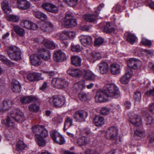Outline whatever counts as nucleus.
<instances>
[{"mask_svg":"<svg viewBox=\"0 0 154 154\" xmlns=\"http://www.w3.org/2000/svg\"><path fill=\"white\" fill-rule=\"evenodd\" d=\"M121 96L118 87L114 85H108L105 90H99L97 92L95 99L97 102L101 103L106 101L107 97L118 98Z\"/></svg>","mask_w":154,"mask_h":154,"instance_id":"f257e3e1","label":"nucleus"},{"mask_svg":"<svg viewBox=\"0 0 154 154\" xmlns=\"http://www.w3.org/2000/svg\"><path fill=\"white\" fill-rule=\"evenodd\" d=\"M32 131L35 134V140L37 144L40 146L45 144L43 137H46L48 135V131L42 126L34 125L32 127Z\"/></svg>","mask_w":154,"mask_h":154,"instance_id":"f03ea898","label":"nucleus"},{"mask_svg":"<svg viewBox=\"0 0 154 154\" xmlns=\"http://www.w3.org/2000/svg\"><path fill=\"white\" fill-rule=\"evenodd\" d=\"M9 57L12 60L17 61L21 58V52L20 49L15 46L8 47L7 50Z\"/></svg>","mask_w":154,"mask_h":154,"instance_id":"7ed1b4c3","label":"nucleus"},{"mask_svg":"<svg viewBox=\"0 0 154 154\" xmlns=\"http://www.w3.org/2000/svg\"><path fill=\"white\" fill-rule=\"evenodd\" d=\"M65 102L66 99L64 97L58 95L53 96L49 100V102L51 105L57 108L63 106Z\"/></svg>","mask_w":154,"mask_h":154,"instance_id":"20e7f679","label":"nucleus"},{"mask_svg":"<svg viewBox=\"0 0 154 154\" xmlns=\"http://www.w3.org/2000/svg\"><path fill=\"white\" fill-rule=\"evenodd\" d=\"M10 115L12 119L20 123H22L25 120L23 113L20 110L16 109L12 111Z\"/></svg>","mask_w":154,"mask_h":154,"instance_id":"39448f33","label":"nucleus"},{"mask_svg":"<svg viewBox=\"0 0 154 154\" xmlns=\"http://www.w3.org/2000/svg\"><path fill=\"white\" fill-rule=\"evenodd\" d=\"M127 64L129 68L137 70L142 65V63L139 60L134 58H130L127 61Z\"/></svg>","mask_w":154,"mask_h":154,"instance_id":"423d86ee","label":"nucleus"},{"mask_svg":"<svg viewBox=\"0 0 154 154\" xmlns=\"http://www.w3.org/2000/svg\"><path fill=\"white\" fill-rule=\"evenodd\" d=\"M50 135L53 140L57 143L61 145L65 143V140L63 137L57 131H52Z\"/></svg>","mask_w":154,"mask_h":154,"instance_id":"0eeeda50","label":"nucleus"},{"mask_svg":"<svg viewBox=\"0 0 154 154\" xmlns=\"http://www.w3.org/2000/svg\"><path fill=\"white\" fill-rule=\"evenodd\" d=\"M100 28L103 31L107 33H109L115 31V28L114 25L112 23L109 22H104L100 23Z\"/></svg>","mask_w":154,"mask_h":154,"instance_id":"6e6552de","label":"nucleus"},{"mask_svg":"<svg viewBox=\"0 0 154 154\" xmlns=\"http://www.w3.org/2000/svg\"><path fill=\"white\" fill-rule=\"evenodd\" d=\"M118 129L115 127L112 126L108 128L105 134V137L107 139H114L117 136Z\"/></svg>","mask_w":154,"mask_h":154,"instance_id":"1a4fd4ad","label":"nucleus"},{"mask_svg":"<svg viewBox=\"0 0 154 154\" xmlns=\"http://www.w3.org/2000/svg\"><path fill=\"white\" fill-rule=\"evenodd\" d=\"M38 55L40 59L47 61L50 59L51 53L49 51L44 48H40L38 49Z\"/></svg>","mask_w":154,"mask_h":154,"instance_id":"9d476101","label":"nucleus"},{"mask_svg":"<svg viewBox=\"0 0 154 154\" xmlns=\"http://www.w3.org/2000/svg\"><path fill=\"white\" fill-rule=\"evenodd\" d=\"M87 116L88 112L84 110L77 111L74 115V118L76 121L79 122L85 121V119Z\"/></svg>","mask_w":154,"mask_h":154,"instance_id":"9b49d317","label":"nucleus"},{"mask_svg":"<svg viewBox=\"0 0 154 154\" xmlns=\"http://www.w3.org/2000/svg\"><path fill=\"white\" fill-rule=\"evenodd\" d=\"M54 60L57 62H62L66 60V54L60 50L55 52L53 54Z\"/></svg>","mask_w":154,"mask_h":154,"instance_id":"f8f14e48","label":"nucleus"},{"mask_svg":"<svg viewBox=\"0 0 154 154\" xmlns=\"http://www.w3.org/2000/svg\"><path fill=\"white\" fill-rule=\"evenodd\" d=\"M41 6L44 9L51 12L56 13L58 11L57 7L50 3H45Z\"/></svg>","mask_w":154,"mask_h":154,"instance_id":"ddd939ff","label":"nucleus"},{"mask_svg":"<svg viewBox=\"0 0 154 154\" xmlns=\"http://www.w3.org/2000/svg\"><path fill=\"white\" fill-rule=\"evenodd\" d=\"M79 39L82 44L85 47L91 45L92 42V38L88 35H82Z\"/></svg>","mask_w":154,"mask_h":154,"instance_id":"4468645a","label":"nucleus"},{"mask_svg":"<svg viewBox=\"0 0 154 154\" xmlns=\"http://www.w3.org/2000/svg\"><path fill=\"white\" fill-rule=\"evenodd\" d=\"M38 100L36 96L32 95L23 96L20 98V102L23 104H28L32 101L36 102Z\"/></svg>","mask_w":154,"mask_h":154,"instance_id":"2eb2a0df","label":"nucleus"},{"mask_svg":"<svg viewBox=\"0 0 154 154\" xmlns=\"http://www.w3.org/2000/svg\"><path fill=\"white\" fill-rule=\"evenodd\" d=\"M82 73V71L78 69L71 67L68 69V74L74 77H80Z\"/></svg>","mask_w":154,"mask_h":154,"instance_id":"dca6fc26","label":"nucleus"},{"mask_svg":"<svg viewBox=\"0 0 154 154\" xmlns=\"http://www.w3.org/2000/svg\"><path fill=\"white\" fill-rule=\"evenodd\" d=\"M16 4L18 8L22 10L27 9L30 6L29 2L26 0H17Z\"/></svg>","mask_w":154,"mask_h":154,"instance_id":"f3484780","label":"nucleus"},{"mask_svg":"<svg viewBox=\"0 0 154 154\" xmlns=\"http://www.w3.org/2000/svg\"><path fill=\"white\" fill-rule=\"evenodd\" d=\"M99 70L101 74H106L109 68L108 63L104 61H101L100 63L98 65Z\"/></svg>","mask_w":154,"mask_h":154,"instance_id":"a211bd4d","label":"nucleus"},{"mask_svg":"<svg viewBox=\"0 0 154 154\" xmlns=\"http://www.w3.org/2000/svg\"><path fill=\"white\" fill-rule=\"evenodd\" d=\"M13 104V102L10 100H5L0 104V111H4L8 110Z\"/></svg>","mask_w":154,"mask_h":154,"instance_id":"6ab92c4d","label":"nucleus"},{"mask_svg":"<svg viewBox=\"0 0 154 154\" xmlns=\"http://www.w3.org/2000/svg\"><path fill=\"white\" fill-rule=\"evenodd\" d=\"M71 63L72 65L76 67H80L82 65V59L78 56H71Z\"/></svg>","mask_w":154,"mask_h":154,"instance_id":"aec40b11","label":"nucleus"},{"mask_svg":"<svg viewBox=\"0 0 154 154\" xmlns=\"http://www.w3.org/2000/svg\"><path fill=\"white\" fill-rule=\"evenodd\" d=\"M74 90L77 93L82 92V90L85 88V82L82 81L78 82L74 85Z\"/></svg>","mask_w":154,"mask_h":154,"instance_id":"412c9836","label":"nucleus"},{"mask_svg":"<svg viewBox=\"0 0 154 154\" xmlns=\"http://www.w3.org/2000/svg\"><path fill=\"white\" fill-rule=\"evenodd\" d=\"M142 121V118L138 115L135 117L130 118L128 119V121L130 123L137 126H139L141 124Z\"/></svg>","mask_w":154,"mask_h":154,"instance_id":"4be33fe9","label":"nucleus"},{"mask_svg":"<svg viewBox=\"0 0 154 154\" xmlns=\"http://www.w3.org/2000/svg\"><path fill=\"white\" fill-rule=\"evenodd\" d=\"M145 136V132L143 129H137L134 131V137L135 139L139 140Z\"/></svg>","mask_w":154,"mask_h":154,"instance_id":"5701e85b","label":"nucleus"},{"mask_svg":"<svg viewBox=\"0 0 154 154\" xmlns=\"http://www.w3.org/2000/svg\"><path fill=\"white\" fill-rule=\"evenodd\" d=\"M30 60L31 63L35 66H38L41 63V59L38 53L31 55L30 57Z\"/></svg>","mask_w":154,"mask_h":154,"instance_id":"b1692460","label":"nucleus"},{"mask_svg":"<svg viewBox=\"0 0 154 154\" xmlns=\"http://www.w3.org/2000/svg\"><path fill=\"white\" fill-rule=\"evenodd\" d=\"M94 122L96 126H101L104 124V118L100 115H97L94 118Z\"/></svg>","mask_w":154,"mask_h":154,"instance_id":"393cba45","label":"nucleus"},{"mask_svg":"<svg viewBox=\"0 0 154 154\" xmlns=\"http://www.w3.org/2000/svg\"><path fill=\"white\" fill-rule=\"evenodd\" d=\"M1 7L3 11L5 13H9L11 11V9L8 2L6 0H3L1 2Z\"/></svg>","mask_w":154,"mask_h":154,"instance_id":"a878e982","label":"nucleus"},{"mask_svg":"<svg viewBox=\"0 0 154 154\" xmlns=\"http://www.w3.org/2000/svg\"><path fill=\"white\" fill-rule=\"evenodd\" d=\"M110 70L113 75L118 74L120 72V66L117 63H112L111 65Z\"/></svg>","mask_w":154,"mask_h":154,"instance_id":"bb28decb","label":"nucleus"},{"mask_svg":"<svg viewBox=\"0 0 154 154\" xmlns=\"http://www.w3.org/2000/svg\"><path fill=\"white\" fill-rule=\"evenodd\" d=\"M97 15L96 14H86L83 15L84 19L87 22L89 23H94L95 22Z\"/></svg>","mask_w":154,"mask_h":154,"instance_id":"cd10ccee","label":"nucleus"},{"mask_svg":"<svg viewBox=\"0 0 154 154\" xmlns=\"http://www.w3.org/2000/svg\"><path fill=\"white\" fill-rule=\"evenodd\" d=\"M124 36L126 38L127 41L131 44H133L136 42V36L131 33H126Z\"/></svg>","mask_w":154,"mask_h":154,"instance_id":"c85d7f7f","label":"nucleus"},{"mask_svg":"<svg viewBox=\"0 0 154 154\" xmlns=\"http://www.w3.org/2000/svg\"><path fill=\"white\" fill-rule=\"evenodd\" d=\"M13 29L16 33L20 36H23L25 34L24 30L18 26L13 25Z\"/></svg>","mask_w":154,"mask_h":154,"instance_id":"c756f323","label":"nucleus"},{"mask_svg":"<svg viewBox=\"0 0 154 154\" xmlns=\"http://www.w3.org/2000/svg\"><path fill=\"white\" fill-rule=\"evenodd\" d=\"M27 147L26 144L21 140H19L16 146V150L17 151H21L26 149Z\"/></svg>","mask_w":154,"mask_h":154,"instance_id":"7c9ffc66","label":"nucleus"},{"mask_svg":"<svg viewBox=\"0 0 154 154\" xmlns=\"http://www.w3.org/2000/svg\"><path fill=\"white\" fill-rule=\"evenodd\" d=\"M84 73V78L85 79L90 80H94L95 75L90 70L85 71Z\"/></svg>","mask_w":154,"mask_h":154,"instance_id":"2f4dec72","label":"nucleus"},{"mask_svg":"<svg viewBox=\"0 0 154 154\" xmlns=\"http://www.w3.org/2000/svg\"><path fill=\"white\" fill-rule=\"evenodd\" d=\"M21 85L17 82H13L11 84V88L13 91L16 93H19L21 91Z\"/></svg>","mask_w":154,"mask_h":154,"instance_id":"473e14b6","label":"nucleus"},{"mask_svg":"<svg viewBox=\"0 0 154 154\" xmlns=\"http://www.w3.org/2000/svg\"><path fill=\"white\" fill-rule=\"evenodd\" d=\"M44 46L47 48L50 49H54L55 47V45L51 41L47 39H45L43 41Z\"/></svg>","mask_w":154,"mask_h":154,"instance_id":"72a5a7b5","label":"nucleus"},{"mask_svg":"<svg viewBox=\"0 0 154 154\" xmlns=\"http://www.w3.org/2000/svg\"><path fill=\"white\" fill-rule=\"evenodd\" d=\"M34 14L36 17L42 20H46L47 19V16L41 12H34Z\"/></svg>","mask_w":154,"mask_h":154,"instance_id":"f704fd0d","label":"nucleus"},{"mask_svg":"<svg viewBox=\"0 0 154 154\" xmlns=\"http://www.w3.org/2000/svg\"><path fill=\"white\" fill-rule=\"evenodd\" d=\"M77 24L76 20L75 17L68 19V28L74 27Z\"/></svg>","mask_w":154,"mask_h":154,"instance_id":"c9c22d12","label":"nucleus"},{"mask_svg":"<svg viewBox=\"0 0 154 154\" xmlns=\"http://www.w3.org/2000/svg\"><path fill=\"white\" fill-rule=\"evenodd\" d=\"M78 97L82 101H86L88 99V94L85 92H81L78 93Z\"/></svg>","mask_w":154,"mask_h":154,"instance_id":"e433bc0d","label":"nucleus"},{"mask_svg":"<svg viewBox=\"0 0 154 154\" xmlns=\"http://www.w3.org/2000/svg\"><path fill=\"white\" fill-rule=\"evenodd\" d=\"M7 20L10 21H12L14 22H17L20 20V17L14 14H10L7 16Z\"/></svg>","mask_w":154,"mask_h":154,"instance_id":"4c0bfd02","label":"nucleus"},{"mask_svg":"<svg viewBox=\"0 0 154 154\" xmlns=\"http://www.w3.org/2000/svg\"><path fill=\"white\" fill-rule=\"evenodd\" d=\"M3 123L5 126L8 128H11L14 126V124L8 118L3 120Z\"/></svg>","mask_w":154,"mask_h":154,"instance_id":"58836bf2","label":"nucleus"},{"mask_svg":"<svg viewBox=\"0 0 154 154\" xmlns=\"http://www.w3.org/2000/svg\"><path fill=\"white\" fill-rule=\"evenodd\" d=\"M146 115L144 116L145 120L146 122V125H150L152 124V118L151 116L149 114L147 113L146 112H145Z\"/></svg>","mask_w":154,"mask_h":154,"instance_id":"ea45409f","label":"nucleus"},{"mask_svg":"<svg viewBox=\"0 0 154 154\" xmlns=\"http://www.w3.org/2000/svg\"><path fill=\"white\" fill-rule=\"evenodd\" d=\"M60 78H55L53 79L51 81V84L54 87L57 88L58 86H59V83L60 82Z\"/></svg>","mask_w":154,"mask_h":154,"instance_id":"a19ab883","label":"nucleus"},{"mask_svg":"<svg viewBox=\"0 0 154 154\" xmlns=\"http://www.w3.org/2000/svg\"><path fill=\"white\" fill-rule=\"evenodd\" d=\"M130 79L128 76L124 75L120 78V80L122 84L126 85L128 83Z\"/></svg>","mask_w":154,"mask_h":154,"instance_id":"79ce46f5","label":"nucleus"},{"mask_svg":"<svg viewBox=\"0 0 154 154\" xmlns=\"http://www.w3.org/2000/svg\"><path fill=\"white\" fill-rule=\"evenodd\" d=\"M0 60L7 65H14L13 63L7 59L5 57L2 55H0Z\"/></svg>","mask_w":154,"mask_h":154,"instance_id":"37998d69","label":"nucleus"},{"mask_svg":"<svg viewBox=\"0 0 154 154\" xmlns=\"http://www.w3.org/2000/svg\"><path fill=\"white\" fill-rule=\"evenodd\" d=\"M39 107L35 103H32L30 105L29 109L31 111L36 112L38 110Z\"/></svg>","mask_w":154,"mask_h":154,"instance_id":"c03bdc74","label":"nucleus"},{"mask_svg":"<svg viewBox=\"0 0 154 154\" xmlns=\"http://www.w3.org/2000/svg\"><path fill=\"white\" fill-rule=\"evenodd\" d=\"M70 50L72 51L77 52H79L82 50L80 46L79 45H74L73 44L71 45Z\"/></svg>","mask_w":154,"mask_h":154,"instance_id":"a18cd8bd","label":"nucleus"},{"mask_svg":"<svg viewBox=\"0 0 154 154\" xmlns=\"http://www.w3.org/2000/svg\"><path fill=\"white\" fill-rule=\"evenodd\" d=\"M104 39L102 38L99 37L96 38L94 41L95 46H100L103 43Z\"/></svg>","mask_w":154,"mask_h":154,"instance_id":"49530a36","label":"nucleus"},{"mask_svg":"<svg viewBox=\"0 0 154 154\" xmlns=\"http://www.w3.org/2000/svg\"><path fill=\"white\" fill-rule=\"evenodd\" d=\"M31 22L27 20H23L21 23V25L25 28L29 29L31 28L30 24Z\"/></svg>","mask_w":154,"mask_h":154,"instance_id":"de8ad7c7","label":"nucleus"},{"mask_svg":"<svg viewBox=\"0 0 154 154\" xmlns=\"http://www.w3.org/2000/svg\"><path fill=\"white\" fill-rule=\"evenodd\" d=\"M60 38L61 40H63V43L66 46L67 42H65L64 41L66 40L67 38V32L66 31L63 32L60 34Z\"/></svg>","mask_w":154,"mask_h":154,"instance_id":"09e8293b","label":"nucleus"},{"mask_svg":"<svg viewBox=\"0 0 154 154\" xmlns=\"http://www.w3.org/2000/svg\"><path fill=\"white\" fill-rule=\"evenodd\" d=\"M110 111V109L106 107H104L101 109L100 113L103 115H107L109 113Z\"/></svg>","mask_w":154,"mask_h":154,"instance_id":"8fccbe9b","label":"nucleus"},{"mask_svg":"<svg viewBox=\"0 0 154 154\" xmlns=\"http://www.w3.org/2000/svg\"><path fill=\"white\" fill-rule=\"evenodd\" d=\"M91 55L94 60H99L101 58V54L98 52H93L91 54Z\"/></svg>","mask_w":154,"mask_h":154,"instance_id":"3c124183","label":"nucleus"},{"mask_svg":"<svg viewBox=\"0 0 154 154\" xmlns=\"http://www.w3.org/2000/svg\"><path fill=\"white\" fill-rule=\"evenodd\" d=\"M67 81L65 79H62L60 78V82L59 83V86H58L57 88L63 89L65 87Z\"/></svg>","mask_w":154,"mask_h":154,"instance_id":"603ef678","label":"nucleus"},{"mask_svg":"<svg viewBox=\"0 0 154 154\" xmlns=\"http://www.w3.org/2000/svg\"><path fill=\"white\" fill-rule=\"evenodd\" d=\"M113 9L116 13H120L122 11L121 6L119 4H117L113 7Z\"/></svg>","mask_w":154,"mask_h":154,"instance_id":"864d4df0","label":"nucleus"},{"mask_svg":"<svg viewBox=\"0 0 154 154\" xmlns=\"http://www.w3.org/2000/svg\"><path fill=\"white\" fill-rule=\"evenodd\" d=\"M134 98L136 101L140 100L141 99V94L140 92L137 91L134 93Z\"/></svg>","mask_w":154,"mask_h":154,"instance_id":"5fc2aeb1","label":"nucleus"},{"mask_svg":"<svg viewBox=\"0 0 154 154\" xmlns=\"http://www.w3.org/2000/svg\"><path fill=\"white\" fill-rule=\"evenodd\" d=\"M49 83L48 81H46L44 82L42 86L40 87V90L42 91H44L47 90V88L49 86Z\"/></svg>","mask_w":154,"mask_h":154,"instance_id":"6e6d98bb","label":"nucleus"},{"mask_svg":"<svg viewBox=\"0 0 154 154\" xmlns=\"http://www.w3.org/2000/svg\"><path fill=\"white\" fill-rule=\"evenodd\" d=\"M82 136L85 135L86 137L89 136L91 134L90 130L88 129L85 128L83 130L82 132Z\"/></svg>","mask_w":154,"mask_h":154,"instance_id":"4d7b16f0","label":"nucleus"},{"mask_svg":"<svg viewBox=\"0 0 154 154\" xmlns=\"http://www.w3.org/2000/svg\"><path fill=\"white\" fill-rule=\"evenodd\" d=\"M142 44L144 45L148 46L150 47L152 45V42L150 40L146 39H143L142 41Z\"/></svg>","mask_w":154,"mask_h":154,"instance_id":"13d9d810","label":"nucleus"},{"mask_svg":"<svg viewBox=\"0 0 154 154\" xmlns=\"http://www.w3.org/2000/svg\"><path fill=\"white\" fill-rule=\"evenodd\" d=\"M131 68H127L126 73L125 75L128 76V77L131 79V77L133 75V71L131 69Z\"/></svg>","mask_w":154,"mask_h":154,"instance_id":"bf43d9fd","label":"nucleus"},{"mask_svg":"<svg viewBox=\"0 0 154 154\" xmlns=\"http://www.w3.org/2000/svg\"><path fill=\"white\" fill-rule=\"evenodd\" d=\"M91 27L92 26L91 25H85L81 26L80 29L82 31H88Z\"/></svg>","mask_w":154,"mask_h":154,"instance_id":"052dcab7","label":"nucleus"},{"mask_svg":"<svg viewBox=\"0 0 154 154\" xmlns=\"http://www.w3.org/2000/svg\"><path fill=\"white\" fill-rule=\"evenodd\" d=\"M104 5L103 3L100 4V5L97 8V9L95 10V13L96 15H98L100 13L101 9L104 7Z\"/></svg>","mask_w":154,"mask_h":154,"instance_id":"680f3d73","label":"nucleus"},{"mask_svg":"<svg viewBox=\"0 0 154 154\" xmlns=\"http://www.w3.org/2000/svg\"><path fill=\"white\" fill-rule=\"evenodd\" d=\"M35 81H38L43 79L42 77V74L41 73L34 72Z\"/></svg>","mask_w":154,"mask_h":154,"instance_id":"e2e57ef3","label":"nucleus"},{"mask_svg":"<svg viewBox=\"0 0 154 154\" xmlns=\"http://www.w3.org/2000/svg\"><path fill=\"white\" fill-rule=\"evenodd\" d=\"M34 72L30 73L27 76V79L30 81H35Z\"/></svg>","mask_w":154,"mask_h":154,"instance_id":"0e129e2a","label":"nucleus"},{"mask_svg":"<svg viewBox=\"0 0 154 154\" xmlns=\"http://www.w3.org/2000/svg\"><path fill=\"white\" fill-rule=\"evenodd\" d=\"M79 0H69L68 5L71 7L75 6L77 4Z\"/></svg>","mask_w":154,"mask_h":154,"instance_id":"69168bd1","label":"nucleus"},{"mask_svg":"<svg viewBox=\"0 0 154 154\" xmlns=\"http://www.w3.org/2000/svg\"><path fill=\"white\" fill-rule=\"evenodd\" d=\"M144 52L146 53V56L148 57H152L154 55L153 51L151 50L145 49Z\"/></svg>","mask_w":154,"mask_h":154,"instance_id":"338daca9","label":"nucleus"},{"mask_svg":"<svg viewBox=\"0 0 154 154\" xmlns=\"http://www.w3.org/2000/svg\"><path fill=\"white\" fill-rule=\"evenodd\" d=\"M9 35L10 33L9 32H7L6 33L4 34L2 38L3 42H6L7 40H8Z\"/></svg>","mask_w":154,"mask_h":154,"instance_id":"774afa93","label":"nucleus"}]
</instances>
